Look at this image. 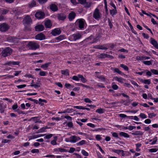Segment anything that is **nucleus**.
Returning a JSON list of instances; mask_svg holds the SVG:
<instances>
[{
	"instance_id": "nucleus-55",
	"label": "nucleus",
	"mask_w": 158,
	"mask_h": 158,
	"mask_svg": "<svg viewBox=\"0 0 158 158\" xmlns=\"http://www.w3.org/2000/svg\"><path fill=\"white\" fill-rule=\"evenodd\" d=\"M143 82L145 84H148L149 85L151 83V81L150 80H144Z\"/></svg>"
},
{
	"instance_id": "nucleus-28",
	"label": "nucleus",
	"mask_w": 158,
	"mask_h": 158,
	"mask_svg": "<svg viewBox=\"0 0 158 158\" xmlns=\"http://www.w3.org/2000/svg\"><path fill=\"white\" fill-rule=\"evenodd\" d=\"M114 79L116 81L121 83H123V81L124 80V79L123 78L121 77H114Z\"/></svg>"
},
{
	"instance_id": "nucleus-43",
	"label": "nucleus",
	"mask_w": 158,
	"mask_h": 158,
	"mask_svg": "<svg viewBox=\"0 0 158 158\" xmlns=\"http://www.w3.org/2000/svg\"><path fill=\"white\" fill-rule=\"evenodd\" d=\"M85 141L84 140H82L81 141L77 143V146H80V145H81L83 144H84L85 143Z\"/></svg>"
},
{
	"instance_id": "nucleus-29",
	"label": "nucleus",
	"mask_w": 158,
	"mask_h": 158,
	"mask_svg": "<svg viewBox=\"0 0 158 158\" xmlns=\"http://www.w3.org/2000/svg\"><path fill=\"white\" fill-rule=\"evenodd\" d=\"M69 71L67 69L65 70H61V72L62 74L65 76H68L69 75Z\"/></svg>"
},
{
	"instance_id": "nucleus-63",
	"label": "nucleus",
	"mask_w": 158,
	"mask_h": 158,
	"mask_svg": "<svg viewBox=\"0 0 158 158\" xmlns=\"http://www.w3.org/2000/svg\"><path fill=\"white\" fill-rule=\"evenodd\" d=\"M142 35L143 36V37L146 39H148L149 38V36L148 35L145 34L144 33H142Z\"/></svg>"
},
{
	"instance_id": "nucleus-22",
	"label": "nucleus",
	"mask_w": 158,
	"mask_h": 158,
	"mask_svg": "<svg viewBox=\"0 0 158 158\" xmlns=\"http://www.w3.org/2000/svg\"><path fill=\"white\" fill-rule=\"evenodd\" d=\"M36 5V2L35 1L33 0L29 2L28 4V7L30 8H32L35 6Z\"/></svg>"
},
{
	"instance_id": "nucleus-49",
	"label": "nucleus",
	"mask_w": 158,
	"mask_h": 158,
	"mask_svg": "<svg viewBox=\"0 0 158 158\" xmlns=\"http://www.w3.org/2000/svg\"><path fill=\"white\" fill-rule=\"evenodd\" d=\"M158 149L156 148H153L149 149V151L151 152H157Z\"/></svg>"
},
{
	"instance_id": "nucleus-20",
	"label": "nucleus",
	"mask_w": 158,
	"mask_h": 158,
	"mask_svg": "<svg viewBox=\"0 0 158 158\" xmlns=\"http://www.w3.org/2000/svg\"><path fill=\"white\" fill-rule=\"evenodd\" d=\"M45 135V134H38L36 135H33L29 137V140H30L32 139H35L40 137L43 136Z\"/></svg>"
},
{
	"instance_id": "nucleus-6",
	"label": "nucleus",
	"mask_w": 158,
	"mask_h": 158,
	"mask_svg": "<svg viewBox=\"0 0 158 158\" xmlns=\"http://www.w3.org/2000/svg\"><path fill=\"white\" fill-rule=\"evenodd\" d=\"M23 23L24 25L30 24L32 23V20L31 18L29 16H26L23 20Z\"/></svg>"
},
{
	"instance_id": "nucleus-35",
	"label": "nucleus",
	"mask_w": 158,
	"mask_h": 158,
	"mask_svg": "<svg viewBox=\"0 0 158 158\" xmlns=\"http://www.w3.org/2000/svg\"><path fill=\"white\" fill-rule=\"evenodd\" d=\"M117 10L116 9H114L112 10H110V13L112 15H115L117 13Z\"/></svg>"
},
{
	"instance_id": "nucleus-33",
	"label": "nucleus",
	"mask_w": 158,
	"mask_h": 158,
	"mask_svg": "<svg viewBox=\"0 0 158 158\" xmlns=\"http://www.w3.org/2000/svg\"><path fill=\"white\" fill-rule=\"evenodd\" d=\"M38 118V117H32L31 118V119L29 120V121H30L31 120L33 119L34 121H35V123H42V122L41 120H37V118Z\"/></svg>"
},
{
	"instance_id": "nucleus-64",
	"label": "nucleus",
	"mask_w": 158,
	"mask_h": 158,
	"mask_svg": "<svg viewBox=\"0 0 158 158\" xmlns=\"http://www.w3.org/2000/svg\"><path fill=\"white\" fill-rule=\"evenodd\" d=\"M18 107V105L16 104L13 105L12 106V108L13 109V110H16L17 109Z\"/></svg>"
},
{
	"instance_id": "nucleus-4",
	"label": "nucleus",
	"mask_w": 158,
	"mask_h": 158,
	"mask_svg": "<svg viewBox=\"0 0 158 158\" xmlns=\"http://www.w3.org/2000/svg\"><path fill=\"white\" fill-rule=\"evenodd\" d=\"M56 17L60 21H64L66 18V15L64 13H61L57 14Z\"/></svg>"
},
{
	"instance_id": "nucleus-60",
	"label": "nucleus",
	"mask_w": 158,
	"mask_h": 158,
	"mask_svg": "<svg viewBox=\"0 0 158 158\" xmlns=\"http://www.w3.org/2000/svg\"><path fill=\"white\" fill-rule=\"evenodd\" d=\"M56 139H54L51 142V144L53 145H56L57 144L56 142Z\"/></svg>"
},
{
	"instance_id": "nucleus-11",
	"label": "nucleus",
	"mask_w": 158,
	"mask_h": 158,
	"mask_svg": "<svg viewBox=\"0 0 158 158\" xmlns=\"http://www.w3.org/2000/svg\"><path fill=\"white\" fill-rule=\"evenodd\" d=\"M35 39L36 40H42L45 39V36L42 33L37 35L35 36Z\"/></svg>"
},
{
	"instance_id": "nucleus-51",
	"label": "nucleus",
	"mask_w": 158,
	"mask_h": 158,
	"mask_svg": "<svg viewBox=\"0 0 158 158\" xmlns=\"http://www.w3.org/2000/svg\"><path fill=\"white\" fill-rule=\"evenodd\" d=\"M156 115V114H154L153 113H151L148 114V117L152 118L153 117H155Z\"/></svg>"
},
{
	"instance_id": "nucleus-38",
	"label": "nucleus",
	"mask_w": 158,
	"mask_h": 158,
	"mask_svg": "<svg viewBox=\"0 0 158 158\" xmlns=\"http://www.w3.org/2000/svg\"><path fill=\"white\" fill-rule=\"evenodd\" d=\"M64 39V35H60L58 37H56V39L60 41Z\"/></svg>"
},
{
	"instance_id": "nucleus-13",
	"label": "nucleus",
	"mask_w": 158,
	"mask_h": 158,
	"mask_svg": "<svg viewBox=\"0 0 158 158\" xmlns=\"http://www.w3.org/2000/svg\"><path fill=\"white\" fill-rule=\"evenodd\" d=\"M61 32L60 29L59 28H56L52 30L51 34L54 36H56L59 35Z\"/></svg>"
},
{
	"instance_id": "nucleus-45",
	"label": "nucleus",
	"mask_w": 158,
	"mask_h": 158,
	"mask_svg": "<svg viewBox=\"0 0 158 158\" xmlns=\"http://www.w3.org/2000/svg\"><path fill=\"white\" fill-rule=\"evenodd\" d=\"M81 152L82 154L85 156H89V154L88 153L85 151L84 150H81Z\"/></svg>"
},
{
	"instance_id": "nucleus-1",
	"label": "nucleus",
	"mask_w": 158,
	"mask_h": 158,
	"mask_svg": "<svg viewBox=\"0 0 158 158\" xmlns=\"http://www.w3.org/2000/svg\"><path fill=\"white\" fill-rule=\"evenodd\" d=\"M27 46L29 49L32 50H36L39 49L40 47V45L38 43L34 41L29 42Z\"/></svg>"
},
{
	"instance_id": "nucleus-44",
	"label": "nucleus",
	"mask_w": 158,
	"mask_h": 158,
	"mask_svg": "<svg viewBox=\"0 0 158 158\" xmlns=\"http://www.w3.org/2000/svg\"><path fill=\"white\" fill-rule=\"evenodd\" d=\"M73 80L76 81H79L80 80V78L78 77V74L77 76H74L72 78Z\"/></svg>"
},
{
	"instance_id": "nucleus-57",
	"label": "nucleus",
	"mask_w": 158,
	"mask_h": 158,
	"mask_svg": "<svg viewBox=\"0 0 158 158\" xmlns=\"http://www.w3.org/2000/svg\"><path fill=\"white\" fill-rule=\"evenodd\" d=\"M26 86V85L25 84H23L20 85H17V87L19 89H21Z\"/></svg>"
},
{
	"instance_id": "nucleus-36",
	"label": "nucleus",
	"mask_w": 158,
	"mask_h": 158,
	"mask_svg": "<svg viewBox=\"0 0 158 158\" xmlns=\"http://www.w3.org/2000/svg\"><path fill=\"white\" fill-rule=\"evenodd\" d=\"M128 118L134 119L136 121H139V118L137 116H129V117Z\"/></svg>"
},
{
	"instance_id": "nucleus-34",
	"label": "nucleus",
	"mask_w": 158,
	"mask_h": 158,
	"mask_svg": "<svg viewBox=\"0 0 158 158\" xmlns=\"http://www.w3.org/2000/svg\"><path fill=\"white\" fill-rule=\"evenodd\" d=\"M50 64V63L49 62L44 64H42L41 66V67L44 69V70H46V68L48 67Z\"/></svg>"
},
{
	"instance_id": "nucleus-56",
	"label": "nucleus",
	"mask_w": 158,
	"mask_h": 158,
	"mask_svg": "<svg viewBox=\"0 0 158 158\" xmlns=\"http://www.w3.org/2000/svg\"><path fill=\"white\" fill-rule=\"evenodd\" d=\"M84 100L86 103H91L92 102V101L88 98H85Z\"/></svg>"
},
{
	"instance_id": "nucleus-62",
	"label": "nucleus",
	"mask_w": 158,
	"mask_h": 158,
	"mask_svg": "<svg viewBox=\"0 0 158 158\" xmlns=\"http://www.w3.org/2000/svg\"><path fill=\"white\" fill-rule=\"evenodd\" d=\"M75 148H70L69 152L70 153H73L75 151Z\"/></svg>"
},
{
	"instance_id": "nucleus-37",
	"label": "nucleus",
	"mask_w": 158,
	"mask_h": 158,
	"mask_svg": "<svg viewBox=\"0 0 158 158\" xmlns=\"http://www.w3.org/2000/svg\"><path fill=\"white\" fill-rule=\"evenodd\" d=\"M106 54L101 53L98 55V56L100 58H104L106 57Z\"/></svg>"
},
{
	"instance_id": "nucleus-48",
	"label": "nucleus",
	"mask_w": 158,
	"mask_h": 158,
	"mask_svg": "<svg viewBox=\"0 0 158 158\" xmlns=\"http://www.w3.org/2000/svg\"><path fill=\"white\" fill-rule=\"evenodd\" d=\"M139 116L142 118H147L146 115L143 113H141Z\"/></svg>"
},
{
	"instance_id": "nucleus-26",
	"label": "nucleus",
	"mask_w": 158,
	"mask_h": 158,
	"mask_svg": "<svg viewBox=\"0 0 158 158\" xmlns=\"http://www.w3.org/2000/svg\"><path fill=\"white\" fill-rule=\"evenodd\" d=\"M54 150L56 152H67L66 149L60 148H55L54 149Z\"/></svg>"
},
{
	"instance_id": "nucleus-9",
	"label": "nucleus",
	"mask_w": 158,
	"mask_h": 158,
	"mask_svg": "<svg viewBox=\"0 0 158 158\" xmlns=\"http://www.w3.org/2000/svg\"><path fill=\"white\" fill-rule=\"evenodd\" d=\"M81 35L79 33H77L74 34L72 36V39L74 41H76L78 40L81 38Z\"/></svg>"
},
{
	"instance_id": "nucleus-18",
	"label": "nucleus",
	"mask_w": 158,
	"mask_h": 158,
	"mask_svg": "<svg viewBox=\"0 0 158 158\" xmlns=\"http://www.w3.org/2000/svg\"><path fill=\"white\" fill-rule=\"evenodd\" d=\"M50 9L54 12L58 10L57 6L54 4H52L50 5Z\"/></svg>"
},
{
	"instance_id": "nucleus-53",
	"label": "nucleus",
	"mask_w": 158,
	"mask_h": 158,
	"mask_svg": "<svg viewBox=\"0 0 158 158\" xmlns=\"http://www.w3.org/2000/svg\"><path fill=\"white\" fill-rule=\"evenodd\" d=\"M151 71L152 72V73L153 74L158 75V71L157 70L154 69H152L151 70Z\"/></svg>"
},
{
	"instance_id": "nucleus-21",
	"label": "nucleus",
	"mask_w": 158,
	"mask_h": 158,
	"mask_svg": "<svg viewBox=\"0 0 158 158\" xmlns=\"http://www.w3.org/2000/svg\"><path fill=\"white\" fill-rule=\"evenodd\" d=\"M6 107V105H4L3 103H0V113H4V109Z\"/></svg>"
},
{
	"instance_id": "nucleus-16",
	"label": "nucleus",
	"mask_w": 158,
	"mask_h": 158,
	"mask_svg": "<svg viewBox=\"0 0 158 158\" xmlns=\"http://www.w3.org/2000/svg\"><path fill=\"white\" fill-rule=\"evenodd\" d=\"M112 152L116 153L118 154H121L122 156H124L125 155V154L124 153V151L123 150L120 149H112Z\"/></svg>"
},
{
	"instance_id": "nucleus-31",
	"label": "nucleus",
	"mask_w": 158,
	"mask_h": 158,
	"mask_svg": "<svg viewBox=\"0 0 158 158\" xmlns=\"http://www.w3.org/2000/svg\"><path fill=\"white\" fill-rule=\"evenodd\" d=\"M143 134V133L141 131H137L134 133H132V134L133 135H142Z\"/></svg>"
},
{
	"instance_id": "nucleus-40",
	"label": "nucleus",
	"mask_w": 158,
	"mask_h": 158,
	"mask_svg": "<svg viewBox=\"0 0 158 158\" xmlns=\"http://www.w3.org/2000/svg\"><path fill=\"white\" fill-rule=\"evenodd\" d=\"M120 66L121 67L123 68L126 71L128 70L129 68L127 66L123 64H121Z\"/></svg>"
},
{
	"instance_id": "nucleus-61",
	"label": "nucleus",
	"mask_w": 158,
	"mask_h": 158,
	"mask_svg": "<svg viewBox=\"0 0 158 158\" xmlns=\"http://www.w3.org/2000/svg\"><path fill=\"white\" fill-rule=\"evenodd\" d=\"M48 0H38L39 3L40 4H43L46 2Z\"/></svg>"
},
{
	"instance_id": "nucleus-52",
	"label": "nucleus",
	"mask_w": 158,
	"mask_h": 158,
	"mask_svg": "<svg viewBox=\"0 0 158 158\" xmlns=\"http://www.w3.org/2000/svg\"><path fill=\"white\" fill-rule=\"evenodd\" d=\"M53 135L52 134H49L47 135L44 137L45 139H49L52 137Z\"/></svg>"
},
{
	"instance_id": "nucleus-59",
	"label": "nucleus",
	"mask_w": 158,
	"mask_h": 158,
	"mask_svg": "<svg viewBox=\"0 0 158 158\" xmlns=\"http://www.w3.org/2000/svg\"><path fill=\"white\" fill-rule=\"evenodd\" d=\"M39 152L38 149H33L31 150V152L32 153H39Z\"/></svg>"
},
{
	"instance_id": "nucleus-47",
	"label": "nucleus",
	"mask_w": 158,
	"mask_h": 158,
	"mask_svg": "<svg viewBox=\"0 0 158 158\" xmlns=\"http://www.w3.org/2000/svg\"><path fill=\"white\" fill-rule=\"evenodd\" d=\"M47 73L46 72L43 71H40L39 73V75L40 76H44L46 75Z\"/></svg>"
},
{
	"instance_id": "nucleus-23",
	"label": "nucleus",
	"mask_w": 158,
	"mask_h": 158,
	"mask_svg": "<svg viewBox=\"0 0 158 158\" xmlns=\"http://www.w3.org/2000/svg\"><path fill=\"white\" fill-rule=\"evenodd\" d=\"M101 35L100 34H97L95 38H94L92 43H96L99 39L101 37Z\"/></svg>"
},
{
	"instance_id": "nucleus-41",
	"label": "nucleus",
	"mask_w": 158,
	"mask_h": 158,
	"mask_svg": "<svg viewBox=\"0 0 158 158\" xmlns=\"http://www.w3.org/2000/svg\"><path fill=\"white\" fill-rule=\"evenodd\" d=\"M142 62L144 64L148 65H150L152 64L151 62L150 61H144Z\"/></svg>"
},
{
	"instance_id": "nucleus-32",
	"label": "nucleus",
	"mask_w": 158,
	"mask_h": 158,
	"mask_svg": "<svg viewBox=\"0 0 158 158\" xmlns=\"http://www.w3.org/2000/svg\"><path fill=\"white\" fill-rule=\"evenodd\" d=\"M78 77H79L80 78H81V81L83 83H85L87 81L86 79L83 77L82 75L81 74H78Z\"/></svg>"
},
{
	"instance_id": "nucleus-54",
	"label": "nucleus",
	"mask_w": 158,
	"mask_h": 158,
	"mask_svg": "<svg viewBox=\"0 0 158 158\" xmlns=\"http://www.w3.org/2000/svg\"><path fill=\"white\" fill-rule=\"evenodd\" d=\"M114 83H112V88L113 89L116 90L118 88V86L116 84H113Z\"/></svg>"
},
{
	"instance_id": "nucleus-24",
	"label": "nucleus",
	"mask_w": 158,
	"mask_h": 158,
	"mask_svg": "<svg viewBox=\"0 0 158 158\" xmlns=\"http://www.w3.org/2000/svg\"><path fill=\"white\" fill-rule=\"evenodd\" d=\"M112 70L113 71L114 73H117L118 74H120L122 76L124 75L125 74L120 71L118 69L115 68L113 69Z\"/></svg>"
},
{
	"instance_id": "nucleus-17",
	"label": "nucleus",
	"mask_w": 158,
	"mask_h": 158,
	"mask_svg": "<svg viewBox=\"0 0 158 158\" xmlns=\"http://www.w3.org/2000/svg\"><path fill=\"white\" fill-rule=\"evenodd\" d=\"M150 43L155 48L158 49V44L155 40L151 38Z\"/></svg>"
},
{
	"instance_id": "nucleus-19",
	"label": "nucleus",
	"mask_w": 158,
	"mask_h": 158,
	"mask_svg": "<svg viewBox=\"0 0 158 158\" xmlns=\"http://www.w3.org/2000/svg\"><path fill=\"white\" fill-rule=\"evenodd\" d=\"M44 27L42 25H39L35 27V30L36 31H41L44 30Z\"/></svg>"
},
{
	"instance_id": "nucleus-3",
	"label": "nucleus",
	"mask_w": 158,
	"mask_h": 158,
	"mask_svg": "<svg viewBox=\"0 0 158 158\" xmlns=\"http://www.w3.org/2000/svg\"><path fill=\"white\" fill-rule=\"evenodd\" d=\"M102 15L100 12L99 10L97 8H96L93 14V17L95 19L99 20L102 17Z\"/></svg>"
},
{
	"instance_id": "nucleus-14",
	"label": "nucleus",
	"mask_w": 158,
	"mask_h": 158,
	"mask_svg": "<svg viewBox=\"0 0 158 158\" xmlns=\"http://www.w3.org/2000/svg\"><path fill=\"white\" fill-rule=\"evenodd\" d=\"M150 58V57L147 56H137L136 57V59L138 60H146L149 59Z\"/></svg>"
},
{
	"instance_id": "nucleus-58",
	"label": "nucleus",
	"mask_w": 158,
	"mask_h": 158,
	"mask_svg": "<svg viewBox=\"0 0 158 158\" xmlns=\"http://www.w3.org/2000/svg\"><path fill=\"white\" fill-rule=\"evenodd\" d=\"M136 128V127L134 126H130L128 127V129L131 131L134 129H135Z\"/></svg>"
},
{
	"instance_id": "nucleus-39",
	"label": "nucleus",
	"mask_w": 158,
	"mask_h": 158,
	"mask_svg": "<svg viewBox=\"0 0 158 158\" xmlns=\"http://www.w3.org/2000/svg\"><path fill=\"white\" fill-rule=\"evenodd\" d=\"M85 7L86 8H89L90 7L92 4V3L91 2H86L85 3Z\"/></svg>"
},
{
	"instance_id": "nucleus-8",
	"label": "nucleus",
	"mask_w": 158,
	"mask_h": 158,
	"mask_svg": "<svg viewBox=\"0 0 158 158\" xmlns=\"http://www.w3.org/2000/svg\"><path fill=\"white\" fill-rule=\"evenodd\" d=\"M9 25L5 23H3L0 25V31L2 32H5L7 31L9 28Z\"/></svg>"
},
{
	"instance_id": "nucleus-2",
	"label": "nucleus",
	"mask_w": 158,
	"mask_h": 158,
	"mask_svg": "<svg viewBox=\"0 0 158 158\" xmlns=\"http://www.w3.org/2000/svg\"><path fill=\"white\" fill-rule=\"evenodd\" d=\"M81 139L79 137L73 135L70 136L69 138H66L65 139V141L67 142H71L72 143H74L77 141L80 140Z\"/></svg>"
},
{
	"instance_id": "nucleus-10",
	"label": "nucleus",
	"mask_w": 158,
	"mask_h": 158,
	"mask_svg": "<svg viewBox=\"0 0 158 158\" xmlns=\"http://www.w3.org/2000/svg\"><path fill=\"white\" fill-rule=\"evenodd\" d=\"M35 17L39 19H41L44 17V13L41 11L37 12L35 14Z\"/></svg>"
},
{
	"instance_id": "nucleus-12",
	"label": "nucleus",
	"mask_w": 158,
	"mask_h": 158,
	"mask_svg": "<svg viewBox=\"0 0 158 158\" xmlns=\"http://www.w3.org/2000/svg\"><path fill=\"white\" fill-rule=\"evenodd\" d=\"M20 62L19 61H10L5 63L4 64L5 65H8L11 66L12 65H19Z\"/></svg>"
},
{
	"instance_id": "nucleus-46",
	"label": "nucleus",
	"mask_w": 158,
	"mask_h": 158,
	"mask_svg": "<svg viewBox=\"0 0 158 158\" xmlns=\"http://www.w3.org/2000/svg\"><path fill=\"white\" fill-rule=\"evenodd\" d=\"M96 112L100 114H102L104 112L103 109L102 108L97 110Z\"/></svg>"
},
{
	"instance_id": "nucleus-30",
	"label": "nucleus",
	"mask_w": 158,
	"mask_h": 158,
	"mask_svg": "<svg viewBox=\"0 0 158 158\" xmlns=\"http://www.w3.org/2000/svg\"><path fill=\"white\" fill-rule=\"evenodd\" d=\"M119 135L121 136H123L125 138H129L130 136L129 135H128L127 133L121 132L119 133Z\"/></svg>"
},
{
	"instance_id": "nucleus-27",
	"label": "nucleus",
	"mask_w": 158,
	"mask_h": 158,
	"mask_svg": "<svg viewBox=\"0 0 158 158\" xmlns=\"http://www.w3.org/2000/svg\"><path fill=\"white\" fill-rule=\"evenodd\" d=\"M44 24L46 28H50L52 26V24L50 20H48L46 21L45 22Z\"/></svg>"
},
{
	"instance_id": "nucleus-7",
	"label": "nucleus",
	"mask_w": 158,
	"mask_h": 158,
	"mask_svg": "<svg viewBox=\"0 0 158 158\" xmlns=\"http://www.w3.org/2000/svg\"><path fill=\"white\" fill-rule=\"evenodd\" d=\"M77 22L78 23V26L80 29H82L84 28L85 22L84 19H79Z\"/></svg>"
},
{
	"instance_id": "nucleus-25",
	"label": "nucleus",
	"mask_w": 158,
	"mask_h": 158,
	"mask_svg": "<svg viewBox=\"0 0 158 158\" xmlns=\"http://www.w3.org/2000/svg\"><path fill=\"white\" fill-rule=\"evenodd\" d=\"M94 48L102 50H106L107 49V48L103 46L102 45H97L94 46Z\"/></svg>"
},
{
	"instance_id": "nucleus-5",
	"label": "nucleus",
	"mask_w": 158,
	"mask_h": 158,
	"mask_svg": "<svg viewBox=\"0 0 158 158\" xmlns=\"http://www.w3.org/2000/svg\"><path fill=\"white\" fill-rule=\"evenodd\" d=\"M11 52V49L9 48H7L2 52V55L5 57L10 55Z\"/></svg>"
},
{
	"instance_id": "nucleus-50",
	"label": "nucleus",
	"mask_w": 158,
	"mask_h": 158,
	"mask_svg": "<svg viewBox=\"0 0 158 158\" xmlns=\"http://www.w3.org/2000/svg\"><path fill=\"white\" fill-rule=\"evenodd\" d=\"M86 0H78V3L83 5L86 2Z\"/></svg>"
},
{
	"instance_id": "nucleus-42",
	"label": "nucleus",
	"mask_w": 158,
	"mask_h": 158,
	"mask_svg": "<svg viewBox=\"0 0 158 158\" xmlns=\"http://www.w3.org/2000/svg\"><path fill=\"white\" fill-rule=\"evenodd\" d=\"M97 77L103 81H105L106 80V78L103 76H97Z\"/></svg>"
},
{
	"instance_id": "nucleus-15",
	"label": "nucleus",
	"mask_w": 158,
	"mask_h": 158,
	"mask_svg": "<svg viewBox=\"0 0 158 158\" xmlns=\"http://www.w3.org/2000/svg\"><path fill=\"white\" fill-rule=\"evenodd\" d=\"M76 15V13L73 12H72L70 13L68 15V18L70 21H72L75 18Z\"/></svg>"
}]
</instances>
